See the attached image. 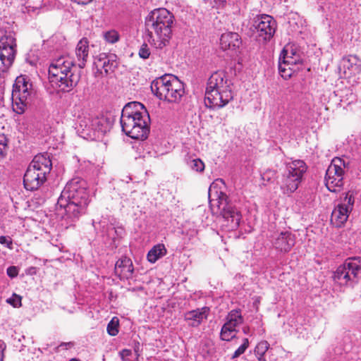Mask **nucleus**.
Segmentation results:
<instances>
[{"mask_svg": "<svg viewBox=\"0 0 361 361\" xmlns=\"http://www.w3.org/2000/svg\"><path fill=\"white\" fill-rule=\"evenodd\" d=\"M8 149V139L4 134H0V157L6 154Z\"/></svg>", "mask_w": 361, "mask_h": 361, "instance_id": "40", "label": "nucleus"}, {"mask_svg": "<svg viewBox=\"0 0 361 361\" xmlns=\"http://www.w3.org/2000/svg\"><path fill=\"white\" fill-rule=\"evenodd\" d=\"M269 348V344L267 341H263L259 342L255 348V353L257 356L258 361H267L265 354Z\"/></svg>", "mask_w": 361, "mask_h": 361, "instance_id": "34", "label": "nucleus"}, {"mask_svg": "<svg viewBox=\"0 0 361 361\" xmlns=\"http://www.w3.org/2000/svg\"><path fill=\"white\" fill-rule=\"evenodd\" d=\"M89 44L87 39H80L75 47V56L77 58V67L79 70L83 68L88 58Z\"/></svg>", "mask_w": 361, "mask_h": 361, "instance_id": "24", "label": "nucleus"}, {"mask_svg": "<svg viewBox=\"0 0 361 361\" xmlns=\"http://www.w3.org/2000/svg\"><path fill=\"white\" fill-rule=\"evenodd\" d=\"M272 154H274V167L276 169L274 171L275 173L279 174L288 169L290 161H288V159L286 157L280 147L272 149Z\"/></svg>", "mask_w": 361, "mask_h": 361, "instance_id": "28", "label": "nucleus"}, {"mask_svg": "<svg viewBox=\"0 0 361 361\" xmlns=\"http://www.w3.org/2000/svg\"><path fill=\"white\" fill-rule=\"evenodd\" d=\"M73 345V343H71V342H69V343H62L60 345V347H65L67 349L68 348H71Z\"/></svg>", "mask_w": 361, "mask_h": 361, "instance_id": "46", "label": "nucleus"}, {"mask_svg": "<svg viewBox=\"0 0 361 361\" xmlns=\"http://www.w3.org/2000/svg\"><path fill=\"white\" fill-rule=\"evenodd\" d=\"M307 169V167L304 161L300 159L291 161L288 169L275 178L276 184L282 193L289 195L294 192L302 182Z\"/></svg>", "mask_w": 361, "mask_h": 361, "instance_id": "7", "label": "nucleus"}, {"mask_svg": "<svg viewBox=\"0 0 361 361\" xmlns=\"http://www.w3.org/2000/svg\"><path fill=\"white\" fill-rule=\"evenodd\" d=\"M348 163L340 157H334L328 166L324 178V183L327 189L332 192H338L344 185L345 169Z\"/></svg>", "mask_w": 361, "mask_h": 361, "instance_id": "10", "label": "nucleus"}, {"mask_svg": "<svg viewBox=\"0 0 361 361\" xmlns=\"http://www.w3.org/2000/svg\"><path fill=\"white\" fill-rule=\"evenodd\" d=\"M185 160L188 167L191 170L197 173H202L204 171L205 165L200 158L195 156H188L185 157Z\"/></svg>", "mask_w": 361, "mask_h": 361, "instance_id": "32", "label": "nucleus"}, {"mask_svg": "<svg viewBox=\"0 0 361 361\" xmlns=\"http://www.w3.org/2000/svg\"><path fill=\"white\" fill-rule=\"evenodd\" d=\"M138 54L140 57L143 59H147L149 58L150 55V51L147 44H143L140 47Z\"/></svg>", "mask_w": 361, "mask_h": 361, "instance_id": "42", "label": "nucleus"}, {"mask_svg": "<svg viewBox=\"0 0 361 361\" xmlns=\"http://www.w3.org/2000/svg\"><path fill=\"white\" fill-rule=\"evenodd\" d=\"M147 118L144 116L130 117L129 118H121L120 123L122 130L128 137L135 140H145L149 133V115Z\"/></svg>", "mask_w": 361, "mask_h": 361, "instance_id": "12", "label": "nucleus"}, {"mask_svg": "<svg viewBox=\"0 0 361 361\" xmlns=\"http://www.w3.org/2000/svg\"><path fill=\"white\" fill-rule=\"evenodd\" d=\"M93 126H92V118H83L81 119L79 123L78 127V131L81 130L80 133L82 134L81 136L83 137H94V128H92Z\"/></svg>", "mask_w": 361, "mask_h": 361, "instance_id": "31", "label": "nucleus"}, {"mask_svg": "<svg viewBox=\"0 0 361 361\" xmlns=\"http://www.w3.org/2000/svg\"><path fill=\"white\" fill-rule=\"evenodd\" d=\"M243 317L240 310H233L228 312L226 317V324L231 327L236 329L243 324Z\"/></svg>", "mask_w": 361, "mask_h": 361, "instance_id": "29", "label": "nucleus"}, {"mask_svg": "<svg viewBox=\"0 0 361 361\" xmlns=\"http://www.w3.org/2000/svg\"><path fill=\"white\" fill-rule=\"evenodd\" d=\"M114 124L112 117L100 116L92 118V126L94 128V138H99L109 132Z\"/></svg>", "mask_w": 361, "mask_h": 361, "instance_id": "22", "label": "nucleus"}, {"mask_svg": "<svg viewBox=\"0 0 361 361\" xmlns=\"http://www.w3.org/2000/svg\"><path fill=\"white\" fill-rule=\"evenodd\" d=\"M21 300L22 298L20 295L16 293H13L11 297L6 300V302L13 307L18 308L22 305Z\"/></svg>", "mask_w": 361, "mask_h": 361, "instance_id": "39", "label": "nucleus"}, {"mask_svg": "<svg viewBox=\"0 0 361 361\" xmlns=\"http://www.w3.org/2000/svg\"><path fill=\"white\" fill-rule=\"evenodd\" d=\"M52 164L47 154H37L29 164L23 176V185L27 190L39 188L47 180Z\"/></svg>", "mask_w": 361, "mask_h": 361, "instance_id": "4", "label": "nucleus"}, {"mask_svg": "<svg viewBox=\"0 0 361 361\" xmlns=\"http://www.w3.org/2000/svg\"><path fill=\"white\" fill-rule=\"evenodd\" d=\"M23 6L25 8L23 12L34 11L36 9L41 8L43 0H22Z\"/></svg>", "mask_w": 361, "mask_h": 361, "instance_id": "35", "label": "nucleus"}, {"mask_svg": "<svg viewBox=\"0 0 361 361\" xmlns=\"http://www.w3.org/2000/svg\"><path fill=\"white\" fill-rule=\"evenodd\" d=\"M257 32V40L259 43H267L271 39V16L263 14L257 16L252 24Z\"/></svg>", "mask_w": 361, "mask_h": 361, "instance_id": "16", "label": "nucleus"}, {"mask_svg": "<svg viewBox=\"0 0 361 361\" xmlns=\"http://www.w3.org/2000/svg\"><path fill=\"white\" fill-rule=\"evenodd\" d=\"M241 42V39L236 32L224 33L220 38V45L224 50H235L240 46Z\"/></svg>", "mask_w": 361, "mask_h": 361, "instance_id": "25", "label": "nucleus"}, {"mask_svg": "<svg viewBox=\"0 0 361 361\" xmlns=\"http://www.w3.org/2000/svg\"><path fill=\"white\" fill-rule=\"evenodd\" d=\"M114 319L115 317L110 321L106 328L107 333L113 336L117 335L118 333V321H114Z\"/></svg>", "mask_w": 361, "mask_h": 361, "instance_id": "38", "label": "nucleus"}, {"mask_svg": "<svg viewBox=\"0 0 361 361\" xmlns=\"http://www.w3.org/2000/svg\"><path fill=\"white\" fill-rule=\"evenodd\" d=\"M5 343L3 341L0 340V348H3L4 346H5Z\"/></svg>", "mask_w": 361, "mask_h": 361, "instance_id": "49", "label": "nucleus"}, {"mask_svg": "<svg viewBox=\"0 0 361 361\" xmlns=\"http://www.w3.org/2000/svg\"><path fill=\"white\" fill-rule=\"evenodd\" d=\"M6 348V345L3 348H0V361H4V350Z\"/></svg>", "mask_w": 361, "mask_h": 361, "instance_id": "47", "label": "nucleus"}, {"mask_svg": "<svg viewBox=\"0 0 361 361\" xmlns=\"http://www.w3.org/2000/svg\"><path fill=\"white\" fill-rule=\"evenodd\" d=\"M134 267L132 260L123 257L119 259L115 265V274L121 280H128L133 277Z\"/></svg>", "mask_w": 361, "mask_h": 361, "instance_id": "23", "label": "nucleus"}, {"mask_svg": "<svg viewBox=\"0 0 361 361\" xmlns=\"http://www.w3.org/2000/svg\"><path fill=\"white\" fill-rule=\"evenodd\" d=\"M361 257L348 258L340 265L334 274V280L341 286L353 287L360 280Z\"/></svg>", "mask_w": 361, "mask_h": 361, "instance_id": "9", "label": "nucleus"}, {"mask_svg": "<svg viewBox=\"0 0 361 361\" xmlns=\"http://www.w3.org/2000/svg\"><path fill=\"white\" fill-rule=\"evenodd\" d=\"M103 37L105 41L110 44L117 42L120 39V35L116 30H110L103 32Z\"/></svg>", "mask_w": 361, "mask_h": 361, "instance_id": "36", "label": "nucleus"}, {"mask_svg": "<svg viewBox=\"0 0 361 361\" xmlns=\"http://www.w3.org/2000/svg\"><path fill=\"white\" fill-rule=\"evenodd\" d=\"M295 244L293 236L289 232H281L274 242V247L280 252H288Z\"/></svg>", "mask_w": 361, "mask_h": 361, "instance_id": "27", "label": "nucleus"}, {"mask_svg": "<svg viewBox=\"0 0 361 361\" xmlns=\"http://www.w3.org/2000/svg\"><path fill=\"white\" fill-rule=\"evenodd\" d=\"M48 72L51 86L61 92H70L80 79V71L69 55L53 59Z\"/></svg>", "mask_w": 361, "mask_h": 361, "instance_id": "2", "label": "nucleus"}, {"mask_svg": "<svg viewBox=\"0 0 361 361\" xmlns=\"http://www.w3.org/2000/svg\"><path fill=\"white\" fill-rule=\"evenodd\" d=\"M116 221L115 219L111 218H102L99 221L96 222L93 221L92 225L95 230H99L102 235H108L111 236L110 231L114 230L115 233L118 235H121V233L123 231L122 227L116 226Z\"/></svg>", "mask_w": 361, "mask_h": 361, "instance_id": "21", "label": "nucleus"}, {"mask_svg": "<svg viewBox=\"0 0 361 361\" xmlns=\"http://www.w3.org/2000/svg\"><path fill=\"white\" fill-rule=\"evenodd\" d=\"M210 309L208 307L197 308L188 311L184 314V320L191 327H198L204 320L207 319Z\"/></svg>", "mask_w": 361, "mask_h": 361, "instance_id": "19", "label": "nucleus"}, {"mask_svg": "<svg viewBox=\"0 0 361 361\" xmlns=\"http://www.w3.org/2000/svg\"><path fill=\"white\" fill-rule=\"evenodd\" d=\"M248 330H249V328H247V327H244L243 328V332L245 334H247Z\"/></svg>", "mask_w": 361, "mask_h": 361, "instance_id": "50", "label": "nucleus"}, {"mask_svg": "<svg viewBox=\"0 0 361 361\" xmlns=\"http://www.w3.org/2000/svg\"><path fill=\"white\" fill-rule=\"evenodd\" d=\"M6 273L9 277L14 278L18 276V270L16 267L11 266L8 267Z\"/></svg>", "mask_w": 361, "mask_h": 361, "instance_id": "44", "label": "nucleus"}, {"mask_svg": "<svg viewBox=\"0 0 361 361\" xmlns=\"http://www.w3.org/2000/svg\"><path fill=\"white\" fill-rule=\"evenodd\" d=\"M342 66L345 73L349 75H355L361 72V61L354 55H350L343 57L342 59Z\"/></svg>", "mask_w": 361, "mask_h": 361, "instance_id": "26", "label": "nucleus"}, {"mask_svg": "<svg viewBox=\"0 0 361 361\" xmlns=\"http://www.w3.org/2000/svg\"><path fill=\"white\" fill-rule=\"evenodd\" d=\"M11 243H11L9 237H6L4 235L0 236V244L9 245Z\"/></svg>", "mask_w": 361, "mask_h": 361, "instance_id": "45", "label": "nucleus"}, {"mask_svg": "<svg viewBox=\"0 0 361 361\" xmlns=\"http://www.w3.org/2000/svg\"><path fill=\"white\" fill-rule=\"evenodd\" d=\"M16 47L15 33L0 28V71H6L12 65L15 59Z\"/></svg>", "mask_w": 361, "mask_h": 361, "instance_id": "11", "label": "nucleus"}, {"mask_svg": "<svg viewBox=\"0 0 361 361\" xmlns=\"http://www.w3.org/2000/svg\"><path fill=\"white\" fill-rule=\"evenodd\" d=\"M35 92L28 77L20 75L16 78L11 94L13 110L23 114L32 102Z\"/></svg>", "mask_w": 361, "mask_h": 361, "instance_id": "8", "label": "nucleus"}, {"mask_svg": "<svg viewBox=\"0 0 361 361\" xmlns=\"http://www.w3.org/2000/svg\"><path fill=\"white\" fill-rule=\"evenodd\" d=\"M209 202L211 207H216V212H220L225 221L227 222L226 226L231 230L236 229L241 220V214L238 209L232 204L228 202L227 195L219 191L214 183H212L209 188Z\"/></svg>", "mask_w": 361, "mask_h": 361, "instance_id": "6", "label": "nucleus"}, {"mask_svg": "<svg viewBox=\"0 0 361 361\" xmlns=\"http://www.w3.org/2000/svg\"><path fill=\"white\" fill-rule=\"evenodd\" d=\"M90 202L87 183L78 177L69 180L56 203V210L73 221L86 213Z\"/></svg>", "mask_w": 361, "mask_h": 361, "instance_id": "1", "label": "nucleus"}, {"mask_svg": "<svg viewBox=\"0 0 361 361\" xmlns=\"http://www.w3.org/2000/svg\"><path fill=\"white\" fill-rule=\"evenodd\" d=\"M238 331L228 324H224L221 329L220 338L222 341H230L236 336Z\"/></svg>", "mask_w": 361, "mask_h": 361, "instance_id": "33", "label": "nucleus"}, {"mask_svg": "<svg viewBox=\"0 0 361 361\" xmlns=\"http://www.w3.org/2000/svg\"><path fill=\"white\" fill-rule=\"evenodd\" d=\"M92 1L93 0H76V1L78 2V4H83V5L87 4Z\"/></svg>", "mask_w": 361, "mask_h": 361, "instance_id": "48", "label": "nucleus"}, {"mask_svg": "<svg viewBox=\"0 0 361 361\" xmlns=\"http://www.w3.org/2000/svg\"><path fill=\"white\" fill-rule=\"evenodd\" d=\"M166 250L163 244L154 245L147 253V260L151 263L156 262L159 258L164 256Z\"/></svg>", "mask_w": 361, "mask_h": 361, "instance_id": "30", "label": "nucleus"}, {"mask_svg": "<svg viewBox=\"0 0 361 361\" xmlns=\"http://www.w3.org/2000/svg\"><path fill=\"white\" fill-rule=\"evenodd\" d=\"M206 90L231 91V81L224 71H216L208 79Z\"/></svg>", "mask_w": 361, "mask_h": 361, "instance_id": "18", "label": "nucleus"}, {"mask_svg": "<svg viewBox=\"0 0 361 361\" xmlns=\"http://www.w3.org/2000/svg\"><path fill=\"white\" fill-rule=\"evenodd\" d=\"M94 66L101 74L104 71L105 75H107L117 68V56L112 53H100L95 57Z\"/></svg>", "mask_w": 361, "mask_h": 361, "instance_id": "17", "label": "nucleus"}, {"mask_svg": "<svg viewBox=\"0 0 361 361\" xmlns=\"http://www.w3.org/2000/svg\"><path fill=\"white\" fill-rule=\"evenodd\" d=\"M249 346V341L247 338H244L243 340V343L237 348V350L234 352L233 355L231 356L232 359H235L240 356L242 354H243L246 349Z\"/></svg>", "mask_w": 361, "mask_h": 361, "instance_id": "37", "label": "nucleus"}, {"mask_svg": "<svg viewBox=\"0 0 361 361\" xmlns=\"http://www.w3.org/2000/svg\"><path fill=\"white\" fill-rule=\"evenodd\" d=\"M232 99V91L206 90L204 103L211 109H221Z\"/></svg>", "mask_w": 361, "mask_h": 361, "instance_id": "15", "label": "nucleus"}, {"mask_svg": "<svg viewBox=\"0 0 361 361\" xmlns=\"http://www.w3.org/2000/svg\"><path fill=\"white\" fill-rule=\"evenodd\" d=\"M274 31L272 32L271 36H274Z\"/></svg>", "mask_w": 361, "mask_h": 361, "instance_id": "52", "label": "nucleus"}, {"mask_svg": "<svg viewBox=\"0 0 361 361\" xmlns=\"http://www.w3.org/2000/svg\"><path fill=\"white\" fill-rule=\"evenodd\" d=\"M302 63L300 52L294 45H286L283 49L279 58L278 70L281 76L287 80L290 78L295 70L291 66Z\"/></svg>", "mask_w": 361, "mask_h": 361, "instance_id": "13", "label": "nucleus"}, {"mask_svg": "<svg viewBox=\"0 0 361 361\" xmlns=\"http://www.w3.org/2000/svg\"><path fill=\"white\" fill-rule=\"evenodd\" d=\"M149 114L145 106L140 102H131L124 106L121 111V118H129L130 117L144 116L147 119Z\"/></svg>", "mask_w": 361, "mask_h": 361, "instance_id": "20", "label": "nucleus"}, {"mask_svg": "<svg viewBox=\"0 0 361 361\" xmlns=\"http://www.w3.org/2000/svg\"><path fill=\"white\" fill-rule=\"evenodd\" d=\"M203 1L217 9L224 8L226 5V0H203Z\"/></svg>", "mask_w": 361, "mask_h": 361, "instance_id": "41", "label": "nucleus"}, {"mask_svg": "<svg viewBox=\"0 0 361 361\" xmlns=\"http://www.w3.org/2000/svg\"><path fill=\"white\" fill-rule=\"evenodd\" d=\"M174 17L166 8H158L152 11L146 19V25L154 32H150L149 37L157 49H162L166 46L172 35V25Z\"/></svg>", "mask_w": 361, "mask_h": 361, "instance_id": "3", "label": "nucleus"}, {"mask_svg": "<svg viewBox=\"0 0 361 361\" xmlns=\"http://www.w3.org/2000/svg\"><path fill=\"white\" fill-rule=\"evenodd\" d=\"M152 93L159 99L171 103L180 102L185 93L183 83L173 75H164L151 83Z\"/></svg>", "mask_w": 361, "mask_h": 361, "instance_id": "5", "label": "nucleus"}, {"mask_svg": "<svg viewBox=\"0 0 361 361\" xmlns=\"http://www.w3.org/2000/svg\"><path fill=\"white\" fill-rule=\"evenodd\" d=\"M69 361H79V360L75 358H72Z\"/></svg>", "mask_w": 361, "mask_h": 361, "instance_id": "51", "label": "nucleus"}, {"mask_svg": "<svg viewBox=\"0 0 361 361\" xmlns=\"http://www.w3.org/2000/svg\"><path fill=\"white\" fill-rule=\"evenodd\" d=\"M119 355L123 361H130L129 357L132 355V350L130 349H123L119 352Z\"/></svg>", "mask_w": 361, "mask_h": 361, "instance_id": "43", "label": "nucleus"}, {"mask_svg": "<svg viewBox=\"0 0 361 361\" xmlns=\"http://www.w3.org/2000/svg\"><path fill=\"white\" fill-rule=\"evenodd\" d=\"M355 203L353 193L348 192L342 200L332 212L331 221L334 222L337 227L342 226L348 220L349 214L353 210Z\"/></svg>", "mask_w": 361, "mask_h": 361, "instance_id": "14", "label": "nucleus"}]
</instances>
